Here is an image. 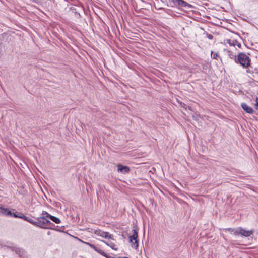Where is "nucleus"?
<instances>
[{
    "label": "nucleus",
    "instance_id": "obj_26",
    "mask_svg": "<svg viewBox=\"0 0 258 258\" xmlns=\"http://www.w3.org/2000/svg\"><path fill=\"white\" fill-rule=\"evenodd\" d=\"M237 44V46H238V47H239V48H240V47H241V44H240V43H238V42H237V43H235V44Z\"/></svg>",
    "mask_w": 258,
    "mask_h": 258
},
{
    "label": "nucleus",
    "instance_id": "obj_11",
    "mask_svg": "<svg viewBox=\"0 0 258 258\" xmlns=\"http://www.w3.org/2000/svg\"><path fill=\"white\" fill-rule=\"evenodd\" d=\"M23 220L29 222L34 226H36V221H34L32 218L28 217L26 216H25Z\"/></svg>",
    "mask_w": 258,
    "mask_h": 258
},
{
    "label": "nucleus",
    "instance_id": "obj_8",
    "mask_svg": "<svg viewBox=\"0 0 258 258\" xmlns=\"http://www.w3.org/2000/svg\"><path fill=\"white\" fill-rule=\"evenodd\" d=\"M118 171L123 173H126L130 171V168L128 166H123L121 164L117 165Z\"/></svg>",
    "mask_w": 258,
    "mask_h": 258
},
{
    "label": "nucleus",
    "instance_id": "obj_20",
    "mask_svg": "<svg viewBox=\"0 0 258 258\" xmlns=\"http://www.w3.org/2000/svg\"><path fill=\"white\" fill-rule=\"evenodd\" d=\"M254 108L258 111V97L256 98L255 103L254 104Z\"/></svg>",
    "mask_w": 258,
    "mask_h": 258
},
{
    "label": "nucleus",
    "instance_id": "obj_9",
    "mask_svg": "<svg viewBox=\"0 0 258 258\" xmlns=\"http://www.w3.org/2000/svg\"><path fill=\"white\" fill-rule=\"evenodd\" d=\"M0 214L6 216H12V212L7 208L0 206Z\"/></svg>",
    "mask_w": 258,
    "mask_h": 258
},
{
    "label": "nucleus",
    "instance_id": "obj_7",
    "mask_svg": "<svg viewBox=\"0 0 258 258\" xmlns=\"http://www.w3.org/2000/svg\"><path fill=\"white\" fill-rule=\"evenodd\" d=\"M241 107L242 108V109L246 113H248L249 114H252L253 113L254 110H253V108L251 107L248 105L247 104H246L245 103H241Z\"/></svg>",
    "mask_w": 258,
    "mask_h": 258
},
{
    "label": "nucleus",
    "instance_id": "obj_5",
    "mask_svg": "<svg viewBox=\"0 0 258 258\" xmlns=\"http://www.w3.org/2000/svg\"><path fill=\"white\" fill-rule=\"evenodd\" d=\"M94 234L97 236H100L104 238H109L110 239H112L113 235L111 234H109V233L107 232H104L101 230H96L94 231Z\"/></svg>",
    "mask_w": 258,
    "mask_h": 258
},
{
    "label": "nucleus",
    "instance_id": "obj_4",
    "mask_svg": "<svg viewBox=\"0 0 258 258\" xmlns=\"http://www.w3.org/2000/svg\"><path fill=\"white\" fill-rule=\"evenodd\" d=\"M254 233V230H246L241 227H239L234 231V234L236 236L240 235L242 236L249 237Z\"/></svg>",
    "mask_w": 258,
    "mask_h": 258
},
{
    "label": "nucleus",
    "instance_id": "obj_21",
    "mask_svg": "<svg viewBox=\"0 0 258 258\" xmlns=\"http://www.w3.org/2000/svg\"><path fill=\"white\" fill-rule=\"evenodd\" d=\"M17 252H18V250L17 251ZM24 253V250L23 249H19V255L20 256H22L23 255V254Z\"/></svg>",
    "mask_w": 258,
    "mask_h": 258
},
{
    "label": "nucleus",
    "instance_id": "obj_1",
    "mask_svg": "<svg viewBox=\"0 0 258 258\" xmlns=\"http://www.w3.org/2000/svg\"><path fill=\"white\" fill-rule=\"evenodd\" d=\"M54 225L44 216L38 217L36 220V226L43 229H52Z\"/></svg>",
    "mask_w": 258,
    "mask_h": 258
},
{
    "label": "nucleus",
    "instance_id": "obj_2",
    "mask_svg": "<svg viewBox=\"0 0 258 258\" xmlns=\"http://www.w3.org/2000/svg\"><path fill=\"white\" fill-rule=\"evenodd\" d=\"M237 61L244 68L250 66V59L244 53H240L237 57Z\"/></svg>",
    "mask_w": 258,
    "mask_h": 258
},
{
    "label": "nucleus",
    "instance_id": "obj_6",
    "mask_svg": "<svg viewBox=\"0 0 258 258\" xmlns=\"http://www.w3.org/2000/svg\"><path fill=\"white\" fill-rule=\"evenodd\" d=\"M172 3V4H171V5L172 6L173 5H175L176 4H178V5L185 7L189 5V4L185 1L183 0H169Z\"/></svg>",
    "mask_w": 258,
    "mask_h": 258
},
{
    "label": "nucleus",
    "instance_id": "obj_12",
    "mask_svg": "<svg viewBox=\"0 0 258 258\" xmlns=\"http://www.w3.org/2000/svg\"><path fill=\"white\" fill-rule=\"evenodd\" d=\"M105 243L106 244V245H107L108 246L110 247L113 249L117 250L118 249V248L116 246V245L114 243H112L111 241L105 242Z\"/></svg>",
    "mask_w": 258,
    "mask_h": 258
},
{
    "label": "nucleus",
    "instance_id": "obj_22",
    "mask_svg": "<svg viewBox=\"0 0 258 258\" xmlns=\"http://www.w3.org/2000/svg\"><path fill=\"white\" fill-rule=\"evenodd\" d=\"M207 37L209 39H212L213 38V36L212 34H207Z\"/></svg>",
    "mask_w": 258,
    "mask_h": 258
},
{
    "label": "nucleus",
    "instance_id": "obj_13",
    "mask_svg": "<svg viewBox=\"0 0 258 258\" xmlns=\"http://www.w3.org/2000/svg\"><path fill=\"white\" fill-rule=\"evenodd\" d=\"M49 219H51L53 222H55L56 224H59L61 222L59 218H58L56 217L52 216V215H51V216H50Z\"/></svg>",
    "mask_w": 258,
    "mask_h": 258
},
{
    "label": "nucleus",
    "instance_id": "obj_3",
    "mask_svg": "<svg viewBox=\"0 0 258 258\" xmlns=\"http://www.w3.org/2000/svg\"><path fill=\"white\" fill-rule=\"evenodd\" d=\"M133 235L129 236V242L131 243V247L135 249H138L139 243L137 240L138 232L135 229L132 230Z\"/></svg>",
    "mask_w": 258,
    "mask_h": 258
},
{
    "label": "nucleus",
    "instance_id": "obj_25",
    "mask_svg": "<svg viewBox=\"0 0 258 258\" xmlns=\"http://www.w3.org/2000/svg\"><path fill=\"white\" fill-rule=\"evenodd\" d=\"M246 72L248 73H252V72L249 69H248L247 70H246Z\"/></svg>",
    "mask_w": 258,
    "mask_h": 258
},
{
    "label": "nucleus",
    "instance_id": "obj_14",
    "mask_svg": "<svg viewBox=\"0 0 258 258\" xmlns=\"http://www.w3.org/2000/svg\"><path fill=\"white\" fill-rule=\"evenodd\" d=\"M211 57L214 59L217 60L218 59V58L219 57V53L218 52H214L213 51H212L211 52Z\"/></svg>",
    "mask_w": 258,
    "mask_h": 258
},
{
    "label": "nucleus",
    "instance_id": "obj_17",
    "mask_svg": "<svg viewBox=\"0 0 258 258\" xmlns=\"http://www.w3.org/2000/svg\"><path fill=\"white\" fill-rule=\"evenodd\" d=\"M85 243L88 245H89L91 248H92V249H93L94 250H97V247H96L95 245L92 244H90L88 242H85Z\"/></svg>",
    "mask_w": 258,
    "mask_h": 258
},
{
    "label": "nucleus",
    "instance_id": "obj_18",
    "mask_svg": "<svg viewBox=\"0 0 258 258\" xmlns=\"http://www.w3.org/2000/svg\"><path fill=\"white\" fill-rule=\"evenodd\" d=\"M85 243L88 245H89L91 248H92V249H93L94 250H97V247H96L95 245L92 244H90L88 242H85Z\"/></svg>",
    "mask_w": 258,
    "mask_h": 258
},
{
    "label": "nucleus",
    "instance_id": "obj_16",
    "mask_svg": "<svg viewBox=\"0 0 258 258\" xmlns=\"http://www.w3.org/2000/svg\"><path fill=\"white\" fill-rule=\"evenodd\" d=\"M227 43L230 45V46H235V43H237V41L236 40H233L232 42H231V40H227Z\"/></svg>",
    "mask_w": 258,
    "mask_h": 258
},
{
    "label": "nucleus",
    "instance_id": "obj_24",
    "mask_svg": "<svg viewBox=\"0 0 258 258\" xmlns=\"http://www.w3.org/2000/svg\"><path fill=\"white\" fill-rule=\"evenodd\" d=\"M33 2L36 3L37 4H39L41 2V0H31Z\"/></svg>",
    "mask_w": 258,
    "mask_h": 258
},
{
    "label": "nucleus",
    "instance_id": "obj_19",
    "mask_svg": "<svg viewBox=\"0 0 258 258\" xmlns=\"http://www.w3.org/2000/svg\"><path fill=\"white\" fill-rule=\"evenodd\" d=\"M42 215H44V217H45V218L46 217L49 218L50 216H51V215L46 211H43Z\"/></svg>",
    "mask_w": 258,
    "mask_h": 258
},
{
    "label": "nucleus",
    "instance_id": "obj_23",
    "mask_svg": "<svg viewBox=\"0 0 258 258\" xmlns=\"http://www.w3.org/2000/svg\"><path fill=\"white\" fill-rule=\"evenodd\" d=\"M227 230L230 232H233V233L234 232V231L236 230V229H234L230 228L227 229Z\"/></svg>",
    "mask_w": 258,
    "mask_h": 258
},
{
    "label": "nucleus",
    "instance_id": "obj_15",
    "mask_svg": "<svg viewBox=\"0 0 258 258\" xmlns=\"http://www.w3.org/2000/svg\"><path fill=\"white\" fill-rule=\"evenodd\" d=\"M95 251L96 252H97L98 253H100V254H101L102 255H103L106 257H107V255L104 252H103L102 250L97 248V250H95Z\"/></svg>",
    "mask_w": 258,
    "mask_h": 258
},
{
    "label": "nucleus",
    "instance_id": "obj_10",
    "mask_svg": "<svg viewBox=\"0 0 258 258\" xmlns=\"http://www.w3.org/2000/svg\"><path fill=\"white\" fill-rule=\"evenodd\" d=\"M15 218H19L20 219H23L25 215L21 212H15V213H12V216Z\"/></svg>",
    "mask_w": 258,
    "mask_h": 258
}]
</instances>
